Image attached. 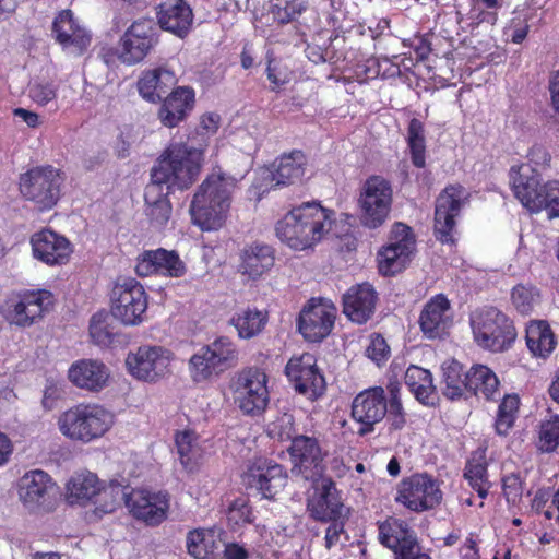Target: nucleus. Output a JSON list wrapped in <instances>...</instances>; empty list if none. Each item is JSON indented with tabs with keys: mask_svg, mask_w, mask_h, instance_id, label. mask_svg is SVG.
Masks as SVG:
<instances>
[{
	"mask_svg": "<svg viewBox=\"0 0 559 559\" xmlns=\"http://www.w3.org/2000/svg\"><path fill=\"white\" fill-rule=\"evenodd\" d=\"M360 224L369 229L381 227L389 218L393 204V188L382 176L366 179L357 200Z\"/></svg>",
	"mask_w": 559,
	"mask_h": 559,
	"instance_id": "7",
	"label": "nucleus"
},
{
	"mask_svg": "<svg viewBox=\"0 0 559 559\" xmlns=\"http://www.w3.org/2000/svg\"><path fill=\"white\" fill-rule=\"evenodd\" d=\"M465 478L480 498L488 495L487 463L484 454H474L466 463Z\"/></svg>",
	"mask_w": 559,
	"mask_h": 559,
	"instance_id": "46",
	"label": "nucleus"
},
{
	"mask_svg": "<svg viewBox=\"0 0 559 559\" xmlns=\"http://www.w3.org/2000/svg\"><path fill=\"white\" fill-rule=\"evenodd\" d=\"M127 508L138 520L147 525H158L166 516L169 508L168 495L165 492L152 493L145 490L131 489L127 500Z\"/></svg>",
	"mask_w": 559,
	"mask_h": 559,
	"instance_id": "23",
	"label": "nucleus"
},
{
	"mask_svg": "<svg viewBox=\"0 0 559 559\" xmlns=\"http://www.w3.org/2000/svg\"><path fill=\"white\" fill-rule=\"evenodd\" d=\"M407 145L411 151L412 163L418 168H423L426 164V139L425 128L417 118L411 119L407 128Z\"/></svg>",
	"mask_w": 559,
	"mask_h": 559,
	"instance_id": "47",
	"label": "nucleus"
},
{
	"mask_svg": "<svg viewBox=\"0 0 559 559\" xmlns=\"http://www.w3.org/2000/svg\"><path fill=\"white\" fill-rule=\"evenodd\" d=\"M69 380L78 388L99 392L109 380L108 367L98 359H80L68 370Z\"/></svg>",
	"mask_w": 559,
	"mask_h": 559,
	"instance_id": "32",
	"label": "nucleus"
},
{
	"mask_svg": "<svg viewBox=\"0 0 559 559\" xmlns=\"http://www.w3.org/2000/svg\"><path fill=\"white\" fill-rule=\"evenodd\" d=\"M471 326L478 346L493 353H502L516 338L513 321L496 307H483L472 312Z\"/></svg>",
	"mask_w": 559,
	"mask_h": 559,
	"instance_id": "6",
	"label": "nucleus"
},
{
	"mask_svg": "<svg viewBox=\"0 0 559 559\" xmlns=\"http://www.w3.org/2000/svg\"><path fill=\"white\" fill-rule=\"evenodd\" d=\"M171 355L162 346H140L126 359L129 372L136 379L155 382L169 372Z\"/></svg>",
	"mask_w": 559,
	"mask_h": 559,
	"instance_id": "18",
	"label": "nucleus"
},
{
	"mask_svg": "<svg viewBox=\"0 0 559 559\" xmlns=\"http://www.w3.org/2000/svg\"><path fill=\"white\" fill-rule=\"evenodd\" d=\"M450 301L442 295H436L426 302L419 317L420 330L427 338L442 337L450 328Z\"/></svg>",
	"mask_w": 559,
	"mask_h": 559,
	"instance_id": "31",
	"label": "nucleus"
},
{
	"mask_svg": "<svg viewBox=\"0 0 559 559\" xmlns=\"http://www.w3.org/2000/svg\"><path fill=\"white\" fill-rule=\"evenodd\" d=\"M520 400L518 395H506L498 407V414L495 421L496 432L500 436H507L513 427L519 411Z\"/></svg>",
	"mask_w": 559,
	"mask_h": 559,
	"instance_id": "48",
	"label": "nucleus"
},
{
	"mask_svg": "<svg viewBox=\"0 0 559 559\" xmlns=\"http://www.w3.org/2000/svg\"><path fill=\"white\" fill-rule=\"evenodd\" d=\"M527 159L531 166L546 167L549 165L551 156L545 146L534 144L527 153Z\"/></svg>",
	"mask_w": 559,
	"mask_h": 559,
	"instance_id": "61",
	"label": "nucleus"
},
{
	"mask_svg": "<svg viewBox=\"0 0 559 559\" xmlns=\"http://www.w3.org/2000/svg\"><path fill=\"white\" fill-rule=\"evenodd\" d=\"M109 314L104 311L96 312L91 318L90 335L93 342L99 346H108L114 341V331L108 323Z\"/></svg>",
	"mask_w": 559,
	"mask_h": 559,
	"instance_id": "53",
	"label": "nucleus"
},
{
	"mask_svg": "<svg viewBox=\"0 0 559 559\" xmlns=\"http://www.w3.org/2000/svg\"><path fill=\"white\" fill-rule=\"evenodd\" d=\"M275 264V249L264 242L253 241L240 251L239 270L255 281L271 271Z\"/></svg>",
	"mask_w": 559,
	"mask_h": 559,
	"instance_id": "33",
	"label": "nucleus"
},
{
	"mask_svg": "<svg viewBox=\"0 0 559 559\" xmlns=\"http://www.w3.org/2000/svg\"><path fill=\"white\" fill-rule=\"evenodd\" d=\"M286 481L284 466L267 459L255 460L242 475V483L247 489L269 500L274 499L284 489Z\"/></svg>",
	"mask_w": 559,
	"mask_h": 559,
	"instance_id": "15",
	"label": "nucleus"
},
{
	"mask_svg": "<svg viewBox=\"0 0 559 559\" xmlns=\"http://www.w3.org/2000/svg\"><path fill=\"white\" fill-rule=\"evenodd\" d=\"M235 404L246 415H260L269 403L266 374L257 368L243 369L231 382Z\"/></svg>",
	"mask_w": 559,
	"mask_h": 559,
	"instance_id": "10",
	"label": "nucleus"
},
{
	"mask_svg": "<svg viewBox=\"0 0 559 559\" xmlns=\"http://www.w3.org/2000/svg\"><path fill=\"white\" fill-rule=\"evenodd\" d=\"M157 23L163 31L186 38L192 29L194 14L186 0H166L156 8Z\"/></svg>",
	"mask_w": 559,
	"mask_h": 559,
	"instance_id": "25",
	"label": "nucleus"
},
{
	"mask_svg": "<svg viewBox=\"0 0 559 559\" xmlns=\"http://www.w3.org/2000/svg\"><path fill=\"white\" fill-rule=\"evenodd\" d=\"M45 297H49L46 290L26 292L11 297L8 301V319L19 326L32 325L43 316Z\"/></svg>",
	"mask_w": 559,
	"mask_h": 559,
	"instance_id": "30",
	"label": "nucleus"
},
{
	"mask_svg": "<svg viewBox=\"0 0 559 559\" xmlns=\"http://www.w3.org/2000/svg\"><path fill=\"white\" fill-rule=\"evenodd\" d=\"M112 424V414L98 404H78L58 418L61 433L72 441L83 443L100 438Z\"/></svg>",
	"mask_w": 559,
	"mask_h": 559,
	"instance_id": "5",
	"label": "nucleus"
},
{
	"mask_svg": "<svg viewBox=\"0 0 559 559\" xmlns=\"http://www.w3.org/2000/svg\"><path fill=\"white\" fill-rule=\"evenodd\" d=\"M98 491L99 480L91 472L75 474L67 484V498L71 504H85L87 501L96 498Z\"/></svg>",
	"mask_w": 559,
	"mask_h": 559,
	"instance_id": "39",
	"label": "nucleus"
},
{
	"mask_svg": "<svg viewBox=\"0 0 559 559\" xmlns=\"http://www.w3.org/2000/svg\"><path fill=\"white\" fill-rule=\"evenodd\" d=\"M135 272L142 277L153 274L181 277L186 273V265L176 251L158 248L145 250L138 257Z\"/></svg>",
	"mask_w": 559,
	"mask_h": 559,
	"instance_id": "24",
	"label": "nucleus"
},
{
	"mask_svg": "<svg viewBox=\"0 0 559 559\" xmlns=\"http://www.w3.org/2000/svg\"><path fill=\"white\" fill-rule=\"evenodd\" d=\"M158 43V33L152 19L134 21L123 33L118 45V59L128 66L143 61Z\"/></svg>",
	"mask_w": 559,
	"mask_h": 559,
	"instance_id": "13",
	"label": "nucleus"
},
{
	"mask_svg": "<svg viewBox=\"0 0 559 559\" xmlns=\"http://www.w3.org/2000/svg\"><path fill=\"white\" fill-rule=\"evenodd\" d=\"M175 443L181 465L188 472H193L201 459V449L192 431H181L176 435Z\"/></svg>",
	"mask_w": 559,
	"mask_h": 559,
	"instance_id": "45",
	"label": "nucleus"
},
{
	"mask_svg": "<svg viewBox=\"0 0 559 559\" xmlns=\"http://www.w3.org/2000/svg\"><path fill=\"white\" fill-rule=\"evenodd\" d=\"M53 489L55 484L51 477L41 469L29 471L17 481L19 499L31 512L44 509Z\"/></svg>",
	"mask_w": 559,
	"mask_h": 559,
	"instance_id": "22",
	"label": "nucleus"
},
{
	"mask_svg": "<svg viewBox=\"0 0 559 559\" xmlns=\"http://www.w3.org/2000/svg\"><path fill=\"white\" fill-rule=\"evenodd\" d=\"M329 522L332 523L328 526L324 538L325 547L328 549L336 545L340 542L341 534L344 533L343 522H340L338 520H330Z\"/></svg>",
	"mask_w": 559,
	"mask_h": 559,
	"instance_id": "62",
	"label": "nucleus"
},
{
	"mask_svg": "<svg viewBox=\"0 0 559 559\" xmlns=\"http://www.w3.org/2000/svg\"><path fill=\"white\" fill-rule=\"evenodd\" d=\"M207 346L214 354L216 361L221 365L224 372L237 366L239 352L237 346L228 337H218Z\"/></svg>",
	"mask_w": 559,
	"mask_h": 559,
	"instance_id": "50",
	"label": "nucleus"
},
{
	"mask_svg": "<svg viewBox=\"0 0 559 559\" xmlns=\"http://www.w3.org/2000/svg\"><path fill=\"white\" fill-rule=\"evenodd\" d=\"M51 34L64 50L75 56L83 55L92 43V35L74 19L71 10H62L57 14Z\"/></svg>",
	"mask_w": 559,
	"mask_h": 559,
	"instance_id": "20",
	"label": "nucleus"
},
{
	"mask_svg": "<svg viewBox=\"0 0 559 559\" xmlns=\"http://www.w3.org/2000/svg\"><path fill=\"white\" fill-rule=\"evenodd\" d=\"M110 313L124 325H138L147 309L144 287L135 278L118 280L110 296Z\"/></svg>",
	"mask_w": 559,
	"mask_h": 559,
	"instance_id": "8",
	"label": "nucleus"
},
{
	"mask_svg": "<svg viewBox=\"0 0 559 559\" xmlns=\"http://www.w3.org/2000/svg\"><path fill=\"white\" fill-rule=\"evenodd\" d=\"M29 97L39 106H46L56 100V88L50 83H34L29 86Z\"/></svg>",
	"mask_w": 559,
	"mask_h": 559,
	"instance_id": "58",
	"label": "nucleus"
},
{
	"mask_svg": "<svg viewBox=\"0 0 559 559\" xmlns=\"http://www.w3.org/2000/svg\"><path fill=\"white\" fill-rule=\"evenodd\" d=\"M177 83L176 75L166 68L145 71L138 81L140 95L151 103L162 100Z\"/></svg>",
	"mask_w": 559,
	"mask_h": 559,
	"instance_id": "35",
	"label": "nucleus"
},
{
	"mask_svg": "<svg viewBox=\"0 0 559 559\" xmlns=\"http://www.w3.org/2000/svg\"><path fill=\"white\" fill-rule=\"evenodd\" d=\"M415 243L412 228L404 223H394L389 243L378 253L380 273L391 276L403 271L414 255Z\"/></svg>",
	"mask_w": 559,
	"mask_h": 559,
	"instance_id": "12",
	"label": "nucleus"
},
{
	"mask_svg": "<svg viewBox=\"0 0 559 559\" xmlns=\"http://www.w3.org/2000/svg\"><path fill=\"white\" fill-rule=\"evenodd\" d=\"M158 118L163 126L174 128L183 121L194 106V91L190 87H177L163 98Z\"/></svg>",
	"mask_w": 559,
	"mask_h": 559,
	"instance_id": "34",
	"label": "nucleus"
},
{
	"mask_svg": "<svg viewBox=\"0 0 559 559\" xmlns=\"http://www.w3.org/2000/svg\"><path fill=\"white\" fill-rule=\"evenodd\" d=\"M285 374L296 392L314 401L325 391V380L319 368L317 359L310 353L292 357L285 367Z\"/></svg>",
	"mask_w": 559,
	"mask_h": 559,
	"instance_id": "16",
	"label": "nucleus"
},
{
	"mask_svg": "<svg viewBox=\"0 0 559 559\" xmlns=\"http://www.w3.org/2000/svg\"><path fill=\"white\" fill-rule=\"evenodd\" d=\"M228 520L236 525L248 524L254 521L251 508L246 498H237L228 508Z\"/></svg>",
	"mask_w": 559,
	"mask_h": 559,
	"instance_id": "57",
	"label": "nucleus"
},
{
	"mask_svg": "<svg viewBox=\"0 0 559 559\" xmlns=\"http://www.w3.org/2000/svg\"><path fill=\"white\" fill-rule=\"evenodd\" d=\"M130 490L129 487H124L117 481H111L107 487H99L94 501L96 512L100 514L112 513L122 503L127 506Z\"/></svg>",
	"mask_w": 559,
	"mask_h": 559,
	"instance_id": "44",
	"label": "nucleus"
},
{
	"mask_svg": "<svg viewBox=\"0 0 559 559\" xmlns=\"http://www.w3.org/2000/svg\"><path fill=\"white\" fill-rule=\"evenodd\" d=\"M189 364L191 377L195 382L211 380L224 372L207 345L203 346L198 353H195L190 358Z\"/></svg>",
	"mask_w": 559,
	"mask_h": 559,
	"instance_id": "42",
	"label": "nucleus"
},
{
	"mask_svg": "<svg viewBox=\"0 0 559 559\" xmlns=\"http://www.w3.org/2000/svg\"><path fill=\"white\" fill-rule=\"evenodd\" d=\"M390 347L381 335L371 336L370 344L366 348V356L377 365L385 361L389 357Z\"/></svg>",
	"mask_w": 559,
	"mask_h": 559,
	"instance_id": "59",
	"label": "nucleus"
},
{
	"mask_svg": "<svg viewBox=\"0 0 559 559\" xmlns=\"http://www.w3.org/2000/svg\"><path fill=\"white\" fill-rule=\"evenodd\" d=\"M61 178L53 167H35L20 177V192L39 211L50 210L60 197Z\"/></svg>",
	"mask_w": 559,
	"mask_h": 559,
	"instance_id": "9",
	"label": "nucleus"
},
{
	"mask_svg": "<svg viewBox=\"0 0 559 559\" xmlns=\"http://www.w3.org/2000/svg\"><path fill=\"white\" fill-rule=\"evenodd\" d=\"M443 370V395L449 400L461 399L467 391V381L462 364L456 360H451L442 365Z\"/></svg>",
	"mask_w": 559,
	"mask_h": 559,
	"instance_id": "43",
	"label": "nucleus"
},
{
	"mask_svg": "<svg viewBox=\"0 0 559 559\" xmlns=\"http://www.w3.org/2000/svg\"><path fill=\"white\" fill-rule=\"evenodd\" d=\"M271 9V13L275 21L281 24H287L295 21L305 10L306 2L304 0H276Z\"/></svg>",
	"mask_w": 559,
	"mask_h": 559,
	"instance_id": "54",
	"label": "nucleus"
},
{
	"mask_svg": "<svg viewBox=\"0 0 559 559\" xmlns=\"http://www.w3.org/2000/svg\"><path fill=\"white\" fill-rule=\"evenodd\" d=\"M344 504L335 483L331 478L322 479L320 488L307 500V512L321 522L342 518Z\"/></svg>",
	"mask_w": 559,
	"mask_h": 559,
	"instance_id": "28",
	"label": "nucleus"
},
{
	"mask_svg": "<svg viewBox=\"0 0 559 559\" xmlns=\"http://www.w3.org/2000/svg\"><path fill=\"white\" fill-rule=\"evenodd\" d=\"M503 493L509 502L515 503L522 496V481L519 475L510 474L502 479Z\"/></svg>",
	"mask_w": 559,
	"mask_h": 559,
	"instance_id": "60",
	"label": "nucleus"
},
{
	"mask_svg": "<svg viewBox=\"0 0 559 559\" xmlns=\"http://www.w3.org/2000/svg\"><path fill=\"white\" fill-rule=\"evenodd\" d=\"M292 461V474L305 480L316 483L325 471L324 456L320 441L313 436L297 435L287 449Z\"/></svg>",
	"mask_w": 559,
	"mask_h": 559,
	"instance_id": "11",
	"label": "nucleus"
},
{
	"mask_svg": "<svg viewBox=\"0 0 559 559\" xmlns=\"http://www.w3.org/2000/svg\"><path fill=\"white\" fill-rule=\"evenodd\" d=\"M465 381H467V392L474 395L481 394L486 400H495L496 395H500L499 380L495 372L486 366L472 367L465 374Z\"/></svg>",
	"mask_w": 559,
	"mask_h": 559,
	"instance_id": "38",
	"label": "nucleus"
},
{
	"mask_svg": "<svg viewBox=\"0 0 559 559\" xmlns=\"http://www.w3.org/2000/svg\"><path fill=\"white\" fill-rule=\"evenodd\" d=\"M378 295L368 283L352 286L342 298L343 313L354 323L369 321L376 310Z\"/></svg>",
	"mask_w": 559,
	"mask_h": 559,
	"instance_id": "29",
	"label": "nucleus"
},
{
	"mask_svg": "<svg viewBox=\"0 0 559 559\" xmlns=\"http://www.w3.org/2000/svg\"><path fill=\"white\" fill-rule=\"evenodd\" d=\"M31 243L34 257L48 265L66 264L72 253L70 241L50 229L35 233Z\"/></svg>",
	"mask_w": 559,
	"mask_h": 559,
	"instance_id": "27",
	"label": "nucleus"
},
{
	"mask_svg": "<svg viewBox=\"0 0 559 559\" xmlns=\"http://www.w3.org/2000/svg\"><path fill=\"white\" fill-rule=\"evenodd\" d=\"M336 318L335 306L326 299H311L298 319V329L309 342H321L332 331Z\"/></svg>",
	"mask_w": 559,
	"mask_h": 559,
	"instance_id": "19",
	"label": "nucleus"
},
{
	"mask_svg": "<svg viewBox=\"0 0 559 559\" xmlns=\"http://www.w3.org/2000/svg\"><path fill=\"white\" fill-rule=\"evenodd\" d=\"M236 185L235 177L221 170L209 175L194 193L190 204L193 223L203 230H215L222 227Z\"/></svg>",
	"mask_w": 559,
	"mask_h": 559,
	"instance_id": "4",
	"label": "nucleus"
},
{
	"mask_svg": "<svg viewBox=\"0 0 559 559\" xmlns=\"http://www.w3.org/2000/svg\"><path fill=\"white\" fill-rule=\"evenodd\" d=\"M442 492L436 480L427 474H415L403 479L395 500L414 512L433 509L441 502Z\"/></svg>",
	"mask_w": 559,
	"mask_h": 559,
	"instance_id": "14",
	"label": "nucleus"
},
{
	"mask_svg": "<svg viewBox=\"0 0 559 559\" xmlns=\"http://www.w3.org/2000/svg\"><path fill=\"white\" fill-rule=\"evenodd\" d=\"M248 551L242 546L236 543H229L225 546V559H248Z\"/></svg>",
	"mask_w": 559,
	"mask_h": 559,
	"instance_id": "63",
	"label": "nucleus"
},
{
	"mask_svg": "<svg viewBox=\"0 0 559 559\" xmlns=\"http://www.w3.org/2000/svg\"><path fill=\"white\" fill-rule=\"evenodd\" d=\"M389 399L381 386L367 389L355 396L352 403V418L359 425L357 435L364 437L374 431L377 424L389 415L391 427L402 429L405 424L400 383L390 382L386 386Z\"/></svg>",
	"mask_w": 559,
	"mask_h": 559,
	"instance_id": "3",
	"label": "nucleus"
},
{
	"mask_svg": "<svg viewBox=\"0 0 559 559\" xmlns=\"http://www.w3.org/2000/svg\"><path fill=\"white\" fill-rule=\"evenodd\" d=\"M267 322V313L255 308L242 309L236 312L230 324L234 325L240 338L249 340L262 332Z\"/></svg>",
	"mask_w": 559,
	"mask_h": 559,
	"instance_id": "40",
	"label": "nucleus"
},
{
	"mask_svg": "<svg viewBox=\"0 0 559 559\" xmlns=\"http://www.w3.org/2000/svg\"><path fill=\"white\" fill-rule=\"evenodd\" d=\"M549 92L554 110L559 115V70L552 75Z\"/></svg>",
	"mask_w": 559,
	"mask_h": 559,
	"instance_id": "64",
	"label": "nucleus"
},
{
	"mask_svg": "<svg viewBox=\"0 0 559 559\" xmlns=\"http://www.w3.org/2000/svg\"><path fill=\"white\" fill-rule=\"evenodd\" d=\"M542 192L540 211L546 210L549 218L559 217V180L544 183Z\"/></svg>",
	"mask_w": 559,
	"mask_h": 559,
	"instance_id": "56",
	"label": "nucleus"
},
{
	"mask_svg": "<svg viewBox=\"0 0 559 559\" xmlns=\"http://www.w3.org/2000/svg\"><path fill=\"white\" fill-rule=\"evenodd\" d=\"M511 186L516 199L531 212H539L542 206V177L538 170L528 165L513 166L510 170Z\"/></svg>",
	"mask_w": 559,
	"mask_h": 559,
	"instance_id": "21",
	"label": "nucleus"
},
{
	"mask_svg": "<svg viewBox=\"0 0 559 559\" xmlns=\"http://www.w3.org/2000/svg\"><path fill=\"white\" fill-rule=\"evenodd\" d=\"M333 215L318 202H305L276 223V236L294 250L312 248L331 230Z\"/></svg>",
	"mask_w": 559,
	"mask_h": 559,
	"instance_id": "2",
	"label": "nucleus"
},
{
	"mask_svg": "<svg viewBox=\"0 0 559 559\" xmlns=\"http://www.w3.org/2000/svg\"><path fill=\"white\" fill-rule=\"evenodd\" d=\"M405 384L415 395L416 400L425 405H433L436 386L432 383V374L429 370L412 365L405 372Z\"/></svg>",
	"mask_w": 559,
	"mask_h": 559,
	"instance_id": "37",
	"label": "nucleus"
},
{
	"mask_svg": "<svg viewBox=\"0 0 559 559\" xmlns=\"http://www.w3.org/2000/svg\"><path fill=\"white\" fill-rule=\"evenodd\" d=\"M267 435L280 441L290 440L293 442L295 435L294 431V417L290 414L284 413L278 416L274 421L267 425Z\"/></svg>",
	"mask_w": 559,
	"mask_h": 559,
	"instance_id": "55",
	"label": "nucleus"
},
{
	"mask_svg": "<svg viewBox=\"0 0 559 559\" xmlns=\"http://www.w3.org/2000/svg\"><path fill=\"white\" fill-rule=\"evenodd\" d=\"M214 536L204 530H192L187 535L188 552L195 559H209L214 552Z\"/></svg>",
	"mask_w": 559,
	"mask_h": 559,
	"instance_id": "49",
	"label": "nucleus"
},
{
	"mask_svg": "<svg viewBox=\"0 0 559 559\" xmlns=\"http://www.w3.org/2000/svg\"><path fill=\"white\" fill-rule=\"evenodd\" d=\"M464 188L460 185L445 187L436 199L433 234L442 243H454L455 218L460 215Z\"/></svg>",
	"mask_w": 559,
	"mask_h": 559,
	"instance_id": "17",
	"label": "nucleus"
},
{
	"mask_svg": "<svg viewBox=\"0 0 559 559\" xmlns=\"http://www.w3.org/2000/svg\"><path fill=\"white\" fill-rule=\"evenodd\" d=\"M511 300L518 312L527 316L532 313L534 307L538 304L539 294L533 286L519 284L512 289Z\"/></svg>",
	"mask_w": 559,
	"mask_h": 559,
	"instance_id": "51",
	"label": "nucleus"
},
{
	"mask_svg": "<svg viewBox=\"0 0 559 559\" xmlns=\"http://www.w3.org/2000/svg\"><path fill=\"white\" fill-rule=\"evenodd\" d=\"M378 528L380 543L393 550L395 559L421 549L415 532L406 522L400 519L388 518L379 523Z\"/></svg>",
	"mask_w": 559,
	"mask_h": 559,
	"instance_id": "26",
	"label": "nucleus"
},
{
	"mask_svg": "<svg viewBox=\"0 0 559 559\" xmlns=\"http://www.w3.org/2000/svg\"><path fill=\"white\" fill-rule=\"evenodd\" d=\"M202 151L185 143H171L151 170V182L144 192L145 213L151 224L163 228L171 216L168 194L186 190L197 180L202 162Z\"/></svg>",
	"mask_w": 559,
	"mask_h": 559,
	"instance_id": "1",
	"label": "nucleus"
},
{
	"mask_svg": "<svg viewBox=\"0 0 559 559\" xmlns=\"http://www.w3.org/2000/svg\"><path fill=\"white\" fill-rule=\"evenodd\" d=\"M307 158L301 151L282 155L272 173L275 186H290L302 181L306 174Z\"/></svg>",
	"mask_w": 559,
	"mask_h": 559,
	"instance_id": "36",
	"label": "nucleus"
},
{
	"mask_svg": "<svg viewBox=\"0 0 559 559\" xmlns=\"http://www.w3.org/2000/svg\"><path fill=\"white\" fill-rule=\"evenodd\" d=\"M559 445V415L540 423L537 448L542 452H552Z\"/></svg>",
	"mask_w": 559,
	"mask_h": 559,
	"instance_id": "52",
	"label": "nucleus"
},
{
	"mask_svg": "<svg viewBox=\"0 0 559 559\" xmlns=\"http://www.w3.org/2000/svg\"><path fill=\"white\" fill-rule=\"evenodd\" d=\"M526 345L535 355L546 357L556 345L554 333L545 321L531 322L526 328Z\"/></svg>",
	"mask_w": 559,
	"mask_h": 559,
	"instance_id": "41",
	"label": "nucleus"
}]
</instances>
